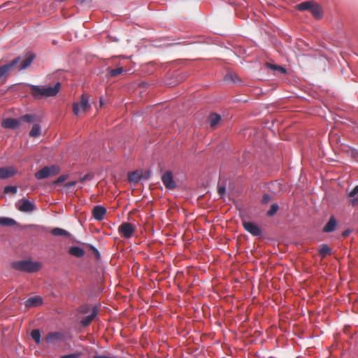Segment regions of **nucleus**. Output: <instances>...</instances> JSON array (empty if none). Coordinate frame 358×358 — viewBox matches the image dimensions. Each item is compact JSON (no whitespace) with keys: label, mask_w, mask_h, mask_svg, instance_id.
Segmentation results:
<instances>
[{"label":"nucleus","mask_w":358,"mask_h":358,"mask_svg":"<svg viewBox=\"0 0 358 358\" xmlns=\"http://www.w3.org/2000/svg\"><path fill=\"white\" fill-rule=\"evenodd\" d=\"M32 90V96L36 99H41L42 97H50L56 96L60 90V83L57 82L54 86L45 87L44 85L40 86L36 85H29Z\"/></svg>","instance_id":"obj_1"},{"label":"nucleus","mask_w":358,"mask_h":358,"mask_svg":"<svg viewBox=\"0 0 358 358\" xmlns=\"http://www.w3.org/2000/svg\"><path fill=\"white\" fill-rule=\"evenodd\" d=\"M11 267L19 271L32 273L41 269V264L38 262H33L31 259H24L12 262Z\"/></svg>","instance_id":"obj_2"},{"label":"nucleus","mask_w":358,"mask_h":358,"mask_svg":"<svg viewBox=\"0 0 358 358\" xmlns=\"http://www.w3.org/2000/svg\"><path fill=\"white\" fill-rule=\"evenodd\" d=\"M60 172V169L57 165L46 166L35 173V178L37 180H43L50 176L57 175Z\"/></svg>","instance_id":"obj_3"},{"label":"nucleus","mask_w":358,"mask_h":358,"mask_svg":"<svg viewBox=\"0 0 358 358\" xmlns=\"http://www.w3.org/2000/svg\"><path fill=\"white\" fill-rule=\"evenodd\" d=\"M20 59L21 57L18 56L13 60L0 66V79L7 78L9 76L10 72L15 68H16Z\"/></svg>","instance_id":"obj_4"},{"label":"nucleus","mask_w":358,"mask_h":358,"mask_svg":"<svg viewBox=\"0 0 358 358\" xmlns=\"http://www.w3.org/2000/svg\"><path fill=\"white\" fill-rule=\"evenodd\" d=\"M90 108L89 96L85 94L81 96L80 101L73 103V112L75 115H78L81 112H86Z\"/></svg>","instance_id":"obj_5"},{"label":"nucleus","mask_w":358,"mask_h":358,"mask_svg":"<svg viewBox=\"0 0 358 358\" xmlns=\"http://www.w3.org/2000/svg\"><path fill=\"white\" fill-rule=\"evenodd\" d=\"M17 208L23 213H30L37 209L36 204L27 199H22L16 203Z\"/></svg>","instance_id":"obj_6"},{"label":"nucleus","mask_w":358,"mask_h":358,"mask_svg":"<svg viewBox=\"0 0 358 358\" xmlns=\"http://www.w3.org/2000/svg\"><path fill=\"white\" fill-rule=\"evenodd\" d=\"M242 224L244 229L253 236L259 237L262 235V230L257 224L242 220Z\"/></svg>","instance_id":"obj_7"},{"label":"nucleus","mask_w":358,"mask_h":358,"mask_svg":"<svg viewBox=\"0 0 358 358\" xmlns=\"http://www.w3.org/2000/svg\"><path fill=\"white\" fill-rule=\"evenodd\" d=\"M135 231V227L130 222H123L118 227V232L125 238L131 237Z\"/></svg>","instance_id":"obj_8"},{"label":"nucleus","mask_w":358,"mask_h":358,"mask_svg":"<svg viewBox=\"0 0 358 358\" xmlns=\"http://www.w3.org/2000/svg\"><path fill=\"white\" fill-rule=\"evenodd\" d=\"M162 180L166 188L173 189L176 187V183L173 180V174L171 171H166L162 176Z\"/></svg>","instance_id":"obj_9"},{"label":"nucleus","mask_w":358,"mask_h":358,"mask_svg":"<svg viewBox=\"0 0 358 358\" xmlns=\"http://www.w3.org/2000/svg\"><path fill=\"white\" fill-rule=\"evenodd\" d=\"M21 124L20 117L19 118H12L8 117L3 120L1 126L5 129H16L20 127Z\"/></svg>","instance_id":"obj_10"},{"label":"nucleus","mask_w":358,"mask_h":358,"mask_svg":"<svg viewBox=\"0 0 358 358\" xmlns=\"http://www.w3.org/2000/svg\"><path fill=\"white\" fill-rule=\"evenodd\" d=\"M17 171L13 166L0 168V179H6L17 174Z\"/></svg>","instance_id":"obj_11"},{"label":"nucleus","mask_w":358,"mask_h":358,"mask_svg":"<svg viewBox=\"0 0 358 358\" xmlns=\"http://www.w3.org/2000/svg\"><path fill=\"white\" fill-rule=\"evenodd\" d=\"M106 213V208L101 205L95 206L92 209V216L97 221L103 220Z\"/></svg>","instance_id":"obj_12"},{"label":"nucleus","mask_w":358,"mask_h":358,"mask_svg":"<svg viewBox=\"0 0 358 358\" xmlns=\"http://www.w3.org/2000/svg\"><path fill=\"white\" fill-rule=\"evenodd\" d=\"M35 58V55L32 53H28L26 55V57L24 59H23L20 63L19 62L17 65V68L18 71H22L28 68L31 64L32 63L33 60Z\"/></svg>","instance_id":"obj_13"},{"label":"nucleus","mask_w":358,"mask_h":358,"mask_svg":"<svg viewBox=\"0 0 358 358\" xmlns=\"http://www.w3.org/2000/svg\"><path fill=\"white\" fill-rule=\"evenodd\" d=\"M337 225L338 222L336 217L331 215L327 223L324 226L322 231L324 233H331L336 230Z\"/></svg>","instance_id":"obj_14"},{"label":"nucleus","mask_w":358,"mask_h":358,"mask_svg":"<svg viewBox=\"0 0 358 358\" xmlns=\"http://www.w3.org/2000/svg\"><path fill=\"white\" fill-rule=\"evenodd\" d=\"M98 314V308L96 306L93 307L91 311V314L89 315H87L81 319L80 324L83 327H87L90 325V324L92 322V321L94 320V317H96Z\"/></svg>","instance_id":"obj_15"},{"label":"nucleus","mask_w":358,"mask_h":358,"mask_svg":"<svg viewBox=\"0 0 358 358\" xmlns=\"http://www.w3.org/2000/svg\"><path fill=\"white\" fill-rule=\"evenodd\" d=\"M64 335L63 334L57 331L50 332L48 334L45 336V341L48 344H53L57 341H60L63 339Z\"/></svg>","instance_id":"obj_16"},{"label":"nucleus","mask_w":358,"mask_h":358,"mask_svg":"<svg viewBox=\"0 0 358 358\" xmlns=\"http://www.w3.org/2000/svg\"><path fill=\"white\" fill-rule=\"evenodd\" d=\"M43 303V299L40 296H35L29 298L25 301V306L27 308L37 307Z\"/></svg>","instance_id":"obj_17"},{"label":"nucleus","mask_w":358,"mask_h":358,"mask_svg":"<svg viewBox=\"0 0 358 358\" xmlns=\"http://www.w3.org/2000/svg\"><path fill=\"white\" fill-rule=\"evenodd\" d=\"M310 12L316 19H320L322 17V7L313 1Z\"/></svg>","instance_id":"obj_18"},{"label":"nucleus","mask_w":358,"mask_h":358,"mask_svg":"<svg viewBox=\"0 0 358 358\" xmlns=\"http://www.w3.org/2000/svg\"><path fill=\"white\" fill-rule=\"evenodd\" d=\"M142 179V173L136 170L128 173V180L131 183H137Z\"/></svg>","instance_id":"obj_19"},{"label":"nucleus","mask_w":358,"mask_h":358,"mask_svg":"<svg viewBox=\"0 0 358 358\" xmlns=\"http://www.w3.org/2000/svg\"><path fill=\"white\" fill-rule=\"evenodd\" d=\"M69 254L76 257H83L85 252V250L79 246H72L69 250Z\"/></svg>","instance_id":"obj_20"},{"label":"nucleus","mask_w":358,"mask_h":358,"mask_svg":"<svg viewBox=\"0 0 358 358\" xmlns=\"http://www.w3.org/2000/svg\"><path fill=\"white\" fill-rule=\"evenodd\" d=\"M51 234L52 236H66V237H70L71 236V234L64 229H62V228H58V227H56V228H54L52 229L51 231Z\"/></svg>","instance_id":"obj_21"},{"label":"nucleus","mask_w":358,"mask_h":358,"mask_svg":"<svg viewBox=\"0 0 358 358\" xmlns=\"http://www.w3.org/2000/svg\"><path fill=\"white\" fill-rule=\"evenodd\" d=\"M17 224V222L10 217H1L0 225L6 227H13Z\"/></svg>","instance_id":"obj_22"},{"label":"nucleus","mask_w":358,"mask_h":358,"mask_svg":"<svg viewBox=\"0 0 358 358\" xmlns=\"http://www.w3.org/2000/svg\"><path fill=\"white\" fill-rule=\"evenodd\" d=\"M266 66L270 69H271L274 71H277L280 74H285L287 73L286 68L282 66H279L277 64H269V63H267Z\"/></svg>","instance_id":"obj_23"},{"label":"nucleus","mask_w":358,"mask_h":358,"mask_svg":"<svg viewBox=\"0 0 358 358\" xmlns=\"http://www.w3.org/2000/svg\"><path fill=\"white\" fill-rule=\"evenodd\" d=\"M221 120V116L217 113H212L209 115L208 122L211 127H215Z\"/></svg>","instance_id":"obj_24"},{"label":"nucleus","mask_w":358,"mask_h":358,"mask_svg":"<svg viewBox=\"0 0 358 358\" xmlns=\"http://www.w3.org/2000/svg\"><path fill=\"white\" fill-rule=\"evenodd\" d=\"M313 3V1H303L296 6V9L301 11L310 10Z\"/></svg>","instance_id":"obj_25"},{"label":"nucleus","mask_w":358,"mask_h":358,"mask_svg":"<svg viewBox=\"0 0 358 358\" xmlns=\"http://www.w3.org/2000/svg\"><path fill=\"white\" fill-rule=\"evenodd\" d=\"M107 73L110 77H115L120 74H122L124 71L122 67H117L116 69H110L108 68L106 69Z\"/></svg>","instance_id":"obj_26"},{"label":"nucleus","mask_w":358,"mask_h":358,"mask_svg":"<svg viewBox=\"0 0 358 358\" xmlns=\"http://www.w3.org/2000/svg\"><path fill=\"white\" fill-rule=\"evenodd\" d=\"M20 122H24L29 124L34 123L36 120V115L34 114H25L20 117Z\"/></svg>","instance_id":"obj_27"},{"label":"nucleus","mask_w":358,"mask_h":358,"mask_svg":"<svg viewBox=\"0 0 358 358\" xmlns=\"http://www.w3.org/2000/svg\"><path fill=\"white\" fill-rule=\"evenodd\" d=\"M41 134V127L39 124L36 123L34 124L31 128V129L29 131V136L31 137H38Z\"/></svg>","instance_id":"obj_28"},{"label":"nucleus","mask_w":358,"mask_h":358,"mask_svg":"<svg viewBox=\"0 0 358 358\" xmlns=\"http://www.w3.org/2000/svg\"><path fill=\"white\" fill-rule=\"evenodd\" d=\"M331 249L330 248V247L327 244H322L321 246V248L319 251V255L321 257H324L327 255L331 254Z\"/></svg>","instance_id":"obj_29"},{"label":"nucleus","mask_w":358,"mask_h":358,"mask_svg":"<svg viewBox=\"0 0 358 358\" xmlns=\"http://www.w3.org/2000/svg\"><path fill=\"white\" fill-rule=\"evenodd\" d=\"M31 338L37 343L39 344L41 343V331L38 329H35L31 331L30 334Z\"/></svg>","instance_id":"obj_30"},{"label":"nucleus","mask_w":358,"mask_h":358,"mask_svg":"<svg viewBox=\"0 0 358 358\" xmlns=\"http://www.w3.org/2000/svg\"><path fill=\"white\" fill-rule=\"evenodd\" d=\"M279 206L277 203L271 204L270 209L266 212L268 217H273L278 211Z\"/></svg>","instance_id":"obj_31"},{"label":"nucleus","mask_w":358,"mask_h":358,"mask_svg":"<svg viewBox=\"0 0 358 358\" xmlns=\"http://www.w3.org/2000/svg\"><path fill=\"white\" fill-rule=\"evenodd\" d=\"M3 192L6 194H9V193L16 194L17 192V188L16 186L8 185L4 187Z\"/></svg>","instance_id":"obj_32"},{"label":"nucleus","mask_w":358,"mask_h":358,"mask_svg":"<svg viewBox=\"0 0 358 358\" xmlns=\"http://www.w3.org/2000/svg\"><path fill=\"white\" fill-rule=\"evenodd\" d=\"M236 79H238L237 76L232 73H228L224 76V81L227 82V83H229V82L236 83Z\"/></svg>","instance_id":"obj_33"},{"label":"nucleus","mask_w":358,"mask_h":358,"mask_svg":"<svg viewBox=\"0 0 358 358\" xmlns=\"http://www.w3.org/2000/svg\"><path fill=\"white\" fill-rule=\"evenodd\" d=\"M81 355L82 352H76L73 353L62 355L61 356V358H79L80 357H81Z\"/></svg>","instance_id":"obj_34"},{"label":"nucleus","mask_w":358,"mask_h":358,"mask_svg":"<svg viewBox=\"0 0 358 358\" xmlns=\"http://www.w3.org/2000/svg\"><path fill=\"white\" fill-rule=\"evenodd\" d=\"M88 246L90 248V250L93 251L96 259H99L101 257V254H100V252L99 251V250L93 245L90 244V245H88Z\"/></svg>","instance_id":"obj_35"},{"label":"nucleus","mask_w":358,"mask_h":358,"mask_svg":"<svg viewBox=\"0 0 358 358\" xmlns=\"http://www.w3.org/2000/svg\"><path fill=\"white\" fill-rule=\"evenodd\" d=\"M271 200V196L267 193L264 194L261 202L262 204H267Z\"/></svg>","instance_id":"obj_36"},{"label":"nucleus","mask_w":358,"mask_h":358,"mask_svg":"<svg viewBox=\"0 0 358 358\" xmlns=\"http://www.w3.org/2000/svg\"><path fill=\"white\" fill-rule=\"evenodd\" d=\"M217 192L221 196H223L226 192V187L224 185L218 184Z\"/></svg>","instance_id":"obj_37"},{"label":"nucleus","mask_w":358,"mask_h":358,"mask_svg":"<svg viewBox=\"0 0 358 358\" xmlns=\"http://www.w3.org/2000/svg\"><path fill=\"white\" fill-rule=\"evenodd\" d=\"M67 178H68V175L62 174L57 178V180L55 181V183L62 182L65 181L67 179Z\"/></svg>","instance_id":"obj_38"},{"label":"nucleus","mask_w":358,"mask_h":358,"mask_svg":"<svg viewBox=\"0 0 358 358\" xmlns=\"http://www.w3.org/2000/svg\"><path fill=\"white\" fill-rule=\"evenodd\" d=\"M90 310V308L88 305H83L80 308V312L83 314L87 313Z\"/></svg>","instance_id":"obj_39"},{"label":"nucleus","mask_w":358,"mask_h":358,"mask_svg":"<svg viewBox=\"0 0 358 358\" xmlns=\"http://www.w3.org/2000/svg\"><path fill=\"white\" fill-rule=\"evenodd\" d=\"M152 172L150 170L145 171L143 173H142V179L148 180L151 176Z\"/></svg>","instance_id":"obj_40"},{"label":"nucleus","mask_w":358,"mask_h":358,"mask_svg":"<svg viewBox=\"0 0 358 358\" xmlns=\"http://www.w3.org/2000/svg\"><path fill=\"white\" fill-rule=\"evenodd\" d=\"M358 194V185L355 186L352 190L348 193L349 196H354Z\"/></svg>","instance_id":"obj_41"},{"label":"nucleus","mask_w":358,"mask_h":358,"mask_svg":"<svg viewBox=\"0 0 358 358\" xmlns=\"http://www.w3.org/2000/svg\"><path fill=\"white\" fill-rule=\"evenodd\" d=\"M351 198L350 199V203L353 206H358V198H357L355 196H350Z\"/></svg>","instance_id":"obj_42"},{"label":"nucleus","mask_w":358,"mask_h":358,"mask_svg":"<svg viewBox=\"0 0 358 358\" xmlns=\"http://www.w3.org/2000/svg\"><path fill=\"white\" fill-rule=\"evenodd\" d=\"M77 184V181L76 180H73V181H70V182H68L65 186L68 188H70V187H74Z\"/></svg>","instance_id":"obj_43"},{"label":"nucleus","mask_w":358,"mask_h":358,"mask_svg":"<svg viewBox=\"0 0 358 358\" xmlns=\"http://www.w3.org/2000/svg\"><path fill=\"white\" fill-rule=\"evenodd\" d=\"M90 175L89 174H86L84 176L81 177L79 180V181L80 182H83L84 181L87 180L89 178Z\"/></svg>","instance_id":"obj_44"},{"label":"nucleus","mask_w":358,"mask_h":358,"mask_svg":"<svg viewBox=\"0 0 358 358\" xmlns=\"http://www.w3.org/2000/svg\"><path fill=\"white\" fill-rule=\"evenodd\" d=\"M350 233H351V230H350V229H346V230H345V231H343L342 235H343V236H344V237H347V236H349V234H350Z\"/></svg>","instance_id":"obj_45"},{"label":"nucleus","mask_w":358,"mask_h":358,"mask_svg":"<svg viewBox=\"0 0 358 358\" xmlns=\"http://www.w3.org/2000/svg\"><path fill=\"white\" fill-rule=\"evenodd\" d=\"M93 358H113V357L106 356V355H97V356H94Z\"/></svg>","instance_id":"obj_46"}]
</instances>
